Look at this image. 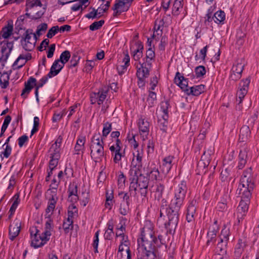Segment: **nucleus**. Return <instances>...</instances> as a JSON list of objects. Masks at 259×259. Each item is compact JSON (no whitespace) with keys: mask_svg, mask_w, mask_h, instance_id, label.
<instances>
[{"mask_svg":"<svg viewBox=\"0 0 259 259\" xmlns=\"http://www.w3.org/2000/svg\"><path fill=\"white\" fill-rule=\"evenodd\" d=\"M187 191L186 182L182 181L176 190L174 199L169 204L166 199L160 202L159 217L157 220L159 226L164 225L166 234H174L179 222L180 210Z\"/></svg>","mask_w":259,"mask_h":259,"instance_id":"obj_1","label":"nucleus"},{"mask_svg":"<svg viewBox=\"0 0 259 259\" xmlns=\"http://www.w3.org/2000/svg\"><path fill=\"white\" fill-rule=\"evenodd\" d=\"M138 243L143 249L141 259H156L157 248L165 244V241L162 235H155L153 225L150 222H148L141 230Z\"/></svg>","mask_w":259,"mask_h":259,"instance_id":"obj_2","label":"nucleus"},{"mask_svg":"<svg viewBox=\"0 0 259 259\" xmlns=\"http://www.w3.org/2000/svg\"><path fill=\"white\" fill-rule=\"evenodd\" d=\"M130 169L129 175L130 185V191H134L136 192L138 187H148L149 179L148 176L142 174L141 170Z\"/></svg>","mask_w":259,"mask_h":259,"instance_id":"obj_3","label":"nucleus"},{"mask_svg":"<svg viewBox=\"0 0 259 259\" xmlns=\"http://www.w3.org/2000/svg\"><path fill=\"white\" fill-rule=\"evenodd\" d=\"M47 81V77L43 76L37 83L36 78L32 76L30 77L28 80L25 82L24 88L22 90L21 96L25 99L26 98L27 95L35 87V96L36 101L38 102V90L40 88L42 87Z\"/></svg>","mask_w":259,"mask_h":259,"instance_id":"obj_4","label":"nucleus"},{"mask_svg":"<svg viewBox=\"0 0 259 259\" xmlns=\"http://www.w3.org/2000/svg\"><path fill=\"white\" fill-rule=\"evenodd\" d=\"M250 198H241L239 204L237 207V219L239 223L240 220H242L248 210Z\"/></svg>","mask_w":259,"mask_h":259,"instance_id":"obj_5","label":"nucleus"},{"mask_svg":"<svg viewBox=\"0 0 259 259\" xmlns=\"http://www.w3.org/2000/svg\"><path fill=\"white\" fill-rule=\"evenodd\" d=\"M240 183L243 184V185H246L250 186L251 184L252 187H255V178L252 175V167H250L246 169L241 176L240 180Z\"/></svg>","mask_w":259,"mask_h":259,"instance_id":"obj_6","label":"nucleus"},{"mask_svg":"<svg viewBox=\"0 0 259 259\" xmlns=\"http://www.w3.org/2000/svg\"><path fill=\"white\" fill-rule=\"evenodd\" d=\"M137 68L136 75L138 78V85L139 88H143L145 85V79L148 77L151 70L141 67H138V65H136Z\"/></svg>","mask_w":259,"mask_h":259,"instance_id":"obj_7","label":"nucleus"},{"mask_svg":"<svg viewBox=\"0 0 259 259\" xmlns=\"http://www.w3.org/2000/svg\"><path fill=\"white\" fill-rule=\"evenodd\" d=\"M155 57L154 51L152 48H149L146 52V57L143 59L144 62L141 63L139 62L140 67L142 68H147L151 70L152 68V60H154Z\"/></svg>","mask_w":259,"mask_h":259,"instance_id":"obj_8","label":"nucleus"},{"mask_svg":"<svg viewBox=\"0 0 259 259\" xmlns=\"http://www.w3.org/2000/svg\"><path fill=\"white\" fill-rule=\"evenodd\" d=\"M252 186L251 184L249 186L248 185H243L240 183L237 192H238V194L241 195V198H251L252 192L254 189Z\"/></svg>","mask_w":259,"mask_h":259,"instance_id":"obj_9","label":"nucleus"},{"mask_svg":"<svg viewBox=\"0 0 259 259\" xmlns=\"http://www.w3.org/2000/svg\"><path fill=\"white\" fill-rule=\"evenodd\" d=\"M174 82L187 94L186 90H189L188 78L184 77L179 72H177L174 78Z\"/></svg>","mask_w":259,"mask_h":259,"instance_id":"obj_10","label":"nucleus"},{"mask_svg":"<svg viewBox=\"0 0 259 259\" xmlns=\"http://www.w3.org/2000/svg\"><path fill=\"white\" fill-rule=\"evenodd\" d=\"M91 155L95 162L102 161V158L104 155V147H98L91 145L90 146Z\"/></svg>","mask_w":259,"mask_h":259,"instance_id":"obj_11","label":"nucleus"},{"mask_svg":"<svg viewBox=\"0 0 259 259\" xmlns=\"http://www.w3.org/2000/svg\"><path fill=\"white\" fill-rule=\"evenodd\" d=\"M197 204V202L196 199H193L190 201L186 214V220L188 222H191L194 220Z\"/></svg>","mask_w":259,"mask_h":259,"instance_id":"obj_12","label":"nucleus"},{"mask_svg":"<svg viewBox=\"0 0 259 259\" xmlns=\"http://www.w3.org/2000/svg\"><path fill=\"white\" fill-rule=\"evenodd\" d=\"M33 34L32 29H27L26 30L25 40L23 43L22 46L24 49L27 51H31L34 47L35 42H31V35Z\"/></svg>","mask_w":259,"mask_h":259,"instance_id":"obj_13","label":"nucleus"},{"mask_svg":"<svg viewBox=\"0 0 259 259\" xmlns=\"http://www.w3.org/2000/svg\"><path fill=\"white\" fill-rule=\"evenodd\" d=\"M153 167H152V165H151L150 167H148L149 170L146 173V175L148 176L149 180L151 181H158L161 179V177L160 176V173L157 167H156L155 164H153Z\"/></svg>","mask_w":259,"mask_h":259,"instance_id":"obj_14","label":"nucleus"},{"mask_svg":"<svg viewBox=\"0 0 259 259\" xmlns=\"http://www.w3.org/2000/svg\"><path fill=\"white\" fill-rule=\"evenodd\" d=\"M174 159V156H167L163 159L161 165V170L163 173L166 175L169 172L172 167Z\"/></svg>","mask_w":259,"mask_h":259,"instance_id":"obj_15","label":"nucleus"},{"mask_svg":"<svg viewBox=\"0 0 259 259\" xmlns=\"http://www.w3.org/2000/svg\"><path fill=\"white\" fill-rule=\"evenodd\" d=\"M247 150L245 148L240 151L238 156V163L237 168L242 169L245 165L247 159Z\"/></svg>","mask_w":259,"mask_h":259,"instance_id":"obj_16","label":"nucleus"},{"mask_svg":"<svg viewBox=\"0 0 259 259\" xmlns=\"http://www.w3.org/2000/svg\"><path fill=\"white\" fill-rule=\"evenodd\" d=\"M85 142V137L84 136H79L77 138L76 144L74 147V154H80V152L83 153L84 150V144Z\"/></svg>","mask_w":259,"mask_h":259,"instance_id":"obj_17","label":"nucleus"},{"mask_svg":"<svg viewBox=\"0 0 259 259\" xmlns=\"http://www.w3.org/2000/svg\"><path fill=\"white\" fill-rule=\"evenodd\" d=\"M68 192L69 193V198L72 195L75 196V198H71L70 201L72 203L76 202L78 200V196L77 195V186L76 183L74 182L70 183L68 187Z\"/></svg>","mask_w":259,"mask_h":259,"instance_id":"obj_18","label":"nucleus"},{"mask_svg":"<svg viewBox=\"0 0 259 259\" xmlns=\"http://www.w3.org/2000/svg\"><path fill=\"white\" fill-rule=\"evenodd\" d=\"M155 187V189L153 191V192L154 193V197L155 199L158 201L160 203L161 200L162 199H164L162 197L165 186L161 183H157ZM159 205H160V204Z\"/></svg>","mask_w":259,"mask_h":259,"instance_id":"obj_19","label":"nucleus"},{"mask_svg":"<svg viewBox=\"0 0 259 259\" xmlns=\"http://www.w3.org/2000/svg\"><path fill=\"white\" fill-rule=\"evenodd\" d=\"M204 90L205 85L203 84L194 85L193 87H190L189 90H186L187 91L186 94L188 95L198 96L201 93H203Z\"/></svg>","mask_w":259,"mask_h":259,"instance_id":"obj_20","label":"nucleus"},{"mask_svg":"<svg viewBox=\"0 0 259 259\" xmlns=\"http://www.w3.org/2000/svg\"><path fill=\"white\" fill-rule=\"evenodd\" d=\"M250 133L251 132L249 125H243L240 130V142H243L246 141L250 137Z\"/></svg>","mask_w":259,"mask_h":259,"instance_id":"obj_21","label":"nucleus"},{"mask_svg":"<svg viewBox=\"0 0 259 259\" xmlns=\"http://www.w3.org/2000/svg\"><path fill=\"white\" fill-rule=\"evenodd\" d=\"M134 0H116L115 9L122 8L123 11H127Z\"/></svg>","mask_w":259,"mask_h":259,"instance_id":"obj_22","label":"nucleus"},{"mask_svg":"<svg viewBox=\"0 0 259 259\" xmlns=\"http://www.w3.org/2000/svg\"><path fill=\"white\" fill-rule=\"evenodd\" d=\"M227 242L221 241L218 242L216 247L217 252L218 254L216 256H228L229 258V255L227 253V246L228 245Z\"/></svg>","mask_w":259,"mask_h":259,"instance_id":"obj_23","label":"nucleus"},{"mask_svg":"<svg viewBox=\"0 0 259 259\" xmlns=\"http://www.w3.org/2000/svg\"><path fill=\"white\" fill-rule=\"evenodd\" d=\"M9 239L13 241L15 238L19 235L20 231V225L18 223L15 225H10L9 226Z\"/></svg>","mask_w":259,"mask_h":259,"instance_id":"obj_24","label":"nucleus"},{"mask_svg":"<svg viewBox=\"0 0 259 259\" xmlns=\"http://www.w3.org/2000/svg\"><path fill=\"white\" fill-rule=\"evenodd\" d=\"M108 91V88L106 89H102L99 90L98 93H94V97L98 99L97 102L98 105L103 104L107 97Z\"/></svg>","mask_w":259,"mask_h":259,"instance_id":"obj_25","label":"nucleus"},{"mask_svg":"<svg viewBox=\"0 0 259 259\" xmlns=\"http://www.w3.org/2000/svg\"><path fill=\"white\" fill-rule=\"evenodd\" d=\"M13 24L8 22V24L4 27L0 32V35L2 37L7 39L13 33Z\"/></svg>","mask_w":259,"mask_h":259,"instance_id":"obj_26","label":"nucleus"},{"mask_svg":"<svg viewBox=\"0 0 259 259\" xmlns=\"http://www.w3.org/2000/svg\"><path fill=\"white\" fill-rule=\"evenodd\" d=\"M149 122L147 120L145 121V119L141 118L139 119V129L140 132L142 133V134L146 133L148 134L149 132Z\"/></svg>","mask_w":259,"mask_h":259,"instance_id":"obj_27","label":"nucleus"},{"mask_svg":"<svg viewBox=\"0 0 259 259\" xmlns=\"http://www.w3.org/2000/svg\"><path fill=\"white\" fill-rule=\"evenodd\" d=\"M246 244L245 242L243 241L242 239H239L235 248L234 254L236 257V259H237V258L240 256Z\"/></svg>","mask_w":259,"mask_h":259,"instance_id":"obj_28","label":"nucleus"},{"mask_svg":"<svg viewBox=\"0 0 259 259\" xmlns=\"http://www.w3.org/2000/svg\"><path fill=\"white\" fill-rule=\"evenodd\" d=\"M183 6V0H175L172 10V14L175 16H178L180 13V10L182 9Z\"/></svg>","mask_w":259,"mask_h":259,"instance_id":"obj_29","label":"nucleus"},{"mask_svg":"<svg viewBox=\"0 0 259 259\" xmlns=\"http://www.w3.org/2000/svg\"><path fill=\"white\" fill-rule=\"evenodd\" d=\"M244 66V64L242 63V60H237L233 65L231 70L232 72L238 73L242 75Z\"/></svg>","mask_w":259,"mask_h":259,"instance_id":"obj_30","label":"nucleus"},{"mask_svg":"<svg viewBox=\"0 0 259 259\" xmlns=\"http://www.w3.org/2000/svg\"><path fill=\"white\" fill-rule=\"evenodd\" d=\"M231 235L229 228L224 226V228L222 230L221 235L220 236V240L221 241H225L228 243Z\"/></svg>","mask_w":259,"mask_h":259,"instance_id":"obj_31","label":"nucleus"},{"mask_svg":"<svg viewBox=\"0 0 259 259\" xmlns=\"http://www.w3.org/2000/svg\"><path fill=\"white\" fill-rule=\"evenodd\" d=\"M112 130V123L109 122H106L103 124V128L102 131V137H101V141L103 142L105 138L107 137L108 134Z\"/></svg>","mask_w":259,"mask_h":259,"instance_id":"obj_32","label":"nucleus"},{"mask_svg":"<svg viewBox=\"0 0 259 259\" xmlns=\"http://www.w3.org/2000/svg\"><path fill=\"white\" fill-rule=\"evenodd\" d=\"M40 241H41L40 235L37 233V231H35V233L34 234L33 238H31V246L33 247L34 248L41 247L43 246H39Z\"/></svg>","mask_w":259,"mask_h":259,"instance_id":"obj_33","label":"nucleus"},{"mask_svg":"<svg viewBox=\"0 0 259 259\" xmlns=\"http://www.w3.org/2000/svg\"><path fill=\"white\" fill-rule=\"evenodd\" d=\"M90 9H92V11L86 14L85 15V18L93 19L96 18H99L103 16V14H101V12H98L99 10L100 9V7H99L97 9L92 7H91Z\"/></svg>","mask_w":259,"mask_h":259,"instance_id":"obj_34","label":"nucleus"},{"mask_svg":"<svg viewBox=\"0 0 259 259\" xmlns=\"http://www.w3.org/2000/svg\"><path fill=\"white\" fill-rule=\"evenodd\" d=\"M74 203H72V204L68 207V218L67 219L73 220V218L74 215H78V210Z\"/></svg>","mask_w":259,"mask_h":259,"instance_id":"obj_35","label":"nucleus"},{"mask_svg":"<svg viewBox=\"0 0 259 259\" xmlns=\"http://www.w3.org/2000/svg\"><path fill=\"white\" fill-rule=\"evenodd\" d=\"M214 22L217 24L224 23L225 20V13L223 11H219L214 14Z\"/></svg>","mask_w":259,"mask_h":259,"instance_id":"obj_36","label":"nucleus"},{"mask_svg":"<svg viewBox=\"0 0 259 259\" xmlns=\"http://www.w3.org/2000/svg\"><path fill=\"white\" fill-rule=\"evenodd\" d=\"M57 199H55L54 195H52L51 197L49 200L48 205L46 209V216H47V214L50 212L54 211Z\"/></svg>","mask_w":259,"mask_h":259,"instance_id":"obj_37","label":"nucleus"},{"mask_svg":"<svg viewBox=\"0 0 259 259\" xmlns=\"http://www.w3.org/2000/svg\"><path fill=\"white\" fill-rule=\"evenodd\" d=\"M108 229L104 234V238L106 240H111L114 235L113 225L112 223L108 222L107 223Z\"/></svg>","mask_w":259,"mask_h":259,"instance_id":"obj_38","label":"nucleus"},{"mask_svg":"<svg viewBox=\"0 0 259 259\" xmlns=\"http://www.w3.org/2000/svg\"><path fill=\"white\" fill-rule=\"evenodd\" d=\"M158 123L160 130L163 133H166L168 125V118H165L164 116H162V119H159Z\"/></svg>","mask_w":259,"mask_h":259,"instance_id":"obj_39","label":"nucleus"},{"mask_svg":"<svg viewBox=\"0 0 259 259\" xmlns=\"http://www.w3.org/2000/svg\"><path fill=\"white\" fill-rule=\"evenodd\" d=\"M137 153L136 155H135V153H134L133 154L134 156H136L137 162L133 167H131L130 169L135 170V168H136V170H141V168L142 167V155H141L139 151H137Z\"/></svg>","mask_w":259,"mask_h":259,"instance_id":"obj_40","label":"nucleus"},{"mask_svg":"<svg viewBox=\"0 0 259 259\" xmlns=\"http://www.w3.org/2000/svg\"><path fill=\"white\" fill-rule=\"evenodd\" d=\"M70 57L71 55L70 52L68 50H66L61 54L60 58L57 59V62L60 61L61 63L65 64L69 60Z\"/></svg>","mask_w":259,"mask_h":259,"instance_id":"obj_41","label":"nucleus"},{"mask_svg":"<svg viewBox=\"0 0 259 259\" xmlns=\"http://www.w3.org/2000/svg\"><path fill=\"white\" fill-rule=\"evenodd\" d=\"M73 221L69 219H66L64 221L63 224V229L64 230L65 234H67L69 232L70 230H71L73 228Z\"/></svg>","mask_w":259,"mask_h":259,"instance_id":"obj_42","label":"nucleus"},{"mask_svg":"<svg viewBox=\"0 0 259 259\" xmlns=\"http://www.w3.org/2000/svg\"><path fill=\"white\" fill-rule=\"evenodd\" d=\"M170 107L169 101L166 100L162 101L160 103V108L163 113L162 116H164L165 118H168V109Z\"/></svg>","mask_w":259,"mask_h":259,"instance_id":"obj_43","label":"nucleus"},{"mask_svg":"<svg viewBox=\"0 0 259 259\" xmlns=\"http://www.w3.org/2000/svg\"><path fill=\"white\" fill-rule=\"evenodd\" d=\"M156 101V94L151 91H149L148 98H147V101L148 103V105L150 107H153L154 106L155 102Z\"/></svg>","mask_w":259,"mask_h":259,"instance_id":"obj_44","label":"nucleus"},{"mask_svg":"<svg viewBox=\"0 0 259 259\" xmlns=\"http://www.w3.org/2000/svg\"><path fill=\"white\" fill-rule=\"evenodd\" d=\"M40 6L41 7L42 4L40 0H26V8L25 11L28 12V7L30 8H32L34 6Z\"/></svg>","mask_w":259,"mask_h":259,"instance_id":"obj_45","label":"nucleus"},{"mask_svg":"<svg viewBox=\"0 0 259 259\" xmlns=\"http://www.w3.org/2000/svg\"><path fill=\"white\" fill-rule=\"evenodd\" d=\"M130 204L125 203L124 202H121L120 207L119 209V212L123 215H126L130 211L129 205Z\"/></svg>","mask_w":259,"mask_h":259,"instance_id":"obj_46","label":"nucleus"},{"mask_svg":"<svg viewBox=\"0 0 259 259\" xmlns=\"http://www.w3.org/2000/svg\"><path fill=\"white\" fill-rule=\"evenodd\" d=\"M51 235L50 231H45L40 235L41 241L40 242L39 246H44L50 240Z\"/></svg>","mask_w":259,"mask_h":259,"instance_id":"obj_47","label":"nucleus"},{"mask_svg":"<svg viewBox=\"0 0 259 259\" xmlns=\"http://www.w3.org/2000/svg\"><path fill=\"white\" fill-rule=\"evenodd\" d=\"M164 21L163 19H156L155 21V25L157 27V30H159V32L157 33V35L162 36L163 33V28L164 24Z\"/></svg>","mask_w":259,"mask_h":259,"instance_id":"obj_48","label":"nucleus"},{"mask_svg":"<svg viewBox=\"0 0 259 259\" xmlns=\"http://www.w3.org/2000/svg\"><path fill=\"white\" fill-rule=\"evenodd\" d=\"M161 36V38L158 45V50L160 51L164 52L165 46L168 44V38L165 35Z\"/></svg>","mask_w":259,"mask_h":259,"instance_id":"obj_49","label":"nucleus"},{"mask_svg":"<svg viewBox=\"0 0 259 259\" xmlns=\"http://www.w3.org/2000/svg\"><path fill=\"white\" fill-rule=\"evenodd\" d=\"M195 72L197 78L204 76L206 73V69L204 66L200 65L195 69Z\"/></svg>","mask_w":259,"mask_h":259,"instance_id":"obj_50","label":"nucleus"},{"mask_svg":"<svg viewBox=\"0 0 259 259\" xmlns=\"http://www.w3.org/2000/svg\"><path fill=\"white\" fill-rule=\"evenodd\" d=\"M104 23L105 21L104 20H101L99 21H95L90 26V29L92 31L99 29Z\"/></svg>","mask_w":259,"mask_h":259,"instance_id":"obj_51","label":"nucleus"},{"mask_svg":"<svg viewBox=\"0 0 259 259\" xmlns=\"http://www.w3.org/2000/svg\"><path fill=\"white\" fill-rule=\"evenodd\" d=\"M16 197V200L13 203L10 209L9 210V212L11 213V214H13L20 202V200L19 199V195L18 194L15 195L14 197Z\"/></svg>","mask_w":259,"mask_h":259,"instance_id":"obj_52","label":"nucleus"},{"mask_svg":"<svg viewBox=\"0 0 259 259\" xmlns=\"http://www.w3.org/2000/svg\"><path fill=\"white\" fill-rule=\"evenodd\" d=\"M80 59V56L76 54H73L69 62V67L72 68L76 66Z\"/></svg>","mask_w":259,"mask_h":259,"instance_id":"obj_53","label":"nucleus"},{"mask_svg":"<svg viewBox=\"0 0 259 259\" xmlns=\"http://www.w3.org/2000/svg\"><path fill=\"white\" fill-rule=\"evenodd\" d=\"M99 232H100V231L98 230L95 233V236H94V239L93 242L92 244L93 247L94 249L95 253L98 252V244H99Z\"/></svg>","mask_w":259,"mask_h":259,"instance_id":"obj_54","label":"nucleus"},{"mask_svg":"<svg viewBox=\"0 0 259 259\" xmlns=\"http://www.w3.org/2000/svg\"><path fill=\"white\" fill-rule=\"evenodd\" d=\"M59 27L58 26H55L51 27L47 34V37L49 38H52L59 31Z\"/></svg>","mask_w":259,"mask_h":259,"instance_id":"obj_55","label":"nucleus"},{"mask_svg":"<svg viewBox=\"0 0 259 259\" xmlns=\"http://www.w3.org/2000/svg\"><path fill=\"white\" fill-rule=\"evenodd\" d=\"M3 44H5L6 45V47H7V48H8L9 50V52L8 53H7L5 55V61H6L8 59V58L10 55V54L13 49V41L9 42L8 41H1L0 43V44L1 45H3Z\"/></svg>","mask_w":259,"mask_h":259,"instance_id":"obj_56","label":"nucleus"},{"mask_svg":"<svg viewBox=\"0 0 259 259\" xmlns=\"http://www.w3.org/2000/svg\"><path fill=\"white\" fill-rule=\"evenodd\" d=\"M250 82V77L248 76L245 79H242L239 83L240 89H244L248 91L249 84Z\"/></svg>","mask_w":259,"mask_h":259,"instance_id":"obj_57","label":"nucleus"},{"mask_svg":"<svg viewBox=\"0 0 259 259\" xmlns=\"http://www.w3.org/2000/svg\"><path fill=\"white\" fill-rule=\"evenodd\" d=\"M123 246H124L126 248V252L127 253V259H132L131 251L130 248V242L128 240L125 241V242H120V243Z\"/></svg>","mask_w":259,"mask_h":259,"instance_id":"obj_58","label":"nucleus"},{"mask_svg":"<svg viewBox=\"0 0 259 259\" xmlns=\"http://www.w3.org/2000/svg\"><path fill=\"white\" fill-rule=\"evenodd\" d=\"M39 124V118L37 116L34 117L33 127L31 131L30 137H31L33 134H34L35 133H36L38 131Z\"/></svg>","mask_w":259,"mask_h":259,"instance_id":"obj_59","label":"nucleus"},{"mask_svg":"<svg viewBox=\"0 0 259 259\" xmlns=\"http://www.w3.org/2000/svg\"><path fill=\"white\" fill-rule=\"evenodd\" d=\"M48 28V25L46 23H43L39 25L37 27L36 33L37 36L39 37L41 35V31H46Z\"/></svg>","mask_w":259,"mask_h":259,"instance_id":"obj_60","label":"nucleus"},{"mask_svg":"<svg viewBox=\"0 0 259 259\" xmlns=\"http://www.w3.org/2000/svg\"><path fill=\"white\" fill-rule=\"evenodd\" d=\"M5 148L4 149V151L1 152V157L3 159L2 155L3 154L4 157L6 158H8L11 154L12 152V148L10 145H7L5 146Z\"/></svg>","mask_w":259,"mask_h":259,"instance_id":"obj_61","label":"nucleus"},{"mask_svg":"<svg viewBox=\"0 0 259 259\" xmlns=\"http://www.w3.org/2000/svg\"><path fill=\"white\" fill-rule=\"evenodd\" d=\"M121 147L116 149L115 152V156L113 158V161L114 163H117L121 160L122 157V154L121 153Z\"/></svg>","mask_w":259,"mask_h":259,"instance_id":"obj_62","label":"nucleus"},{"mask_svg":"<svg viewBox=\"0 0 259 259\" xmlns=\"http://www.w3.org/2000/svg\"><path fill=\"white\" fill-rule=\"evenodd\" d=\"M247 92V91L245 89L244 90V89H240V90L237 92V95L239 99V104L242 102Z\"/></svg>","mask_w":259,"mask_h":259,"instance_id":"obj_63","label":"nucleus"},{"mask_svg":"<svg viewBox=\"0 0 259 259\" xmlns=\"http://www.w3.org/2000/svg\"><path fill=\"white\" fill-rule=\"evenodd\" d=\"M56 145H52L50 151L53 150V151L51 154V156H53L54 157H60V149L58 148H56Z\"/></svg>","mask_w":259,"mask_h":259,"instance_id":"obj_64","label":"nucleus"}]
</instances>
